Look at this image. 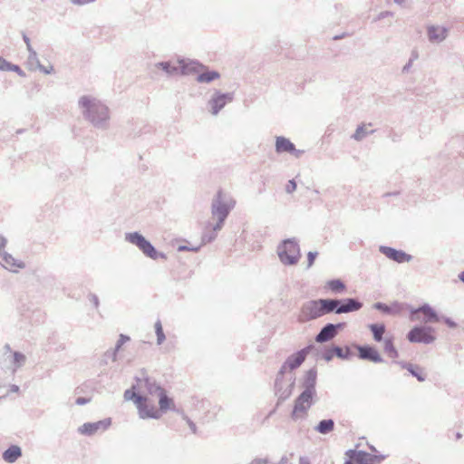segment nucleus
<instances>
[{
    "label": "nucleus",
    "instance_id": "f257e3e1",
    "mask_svg": "<svg viewBox=\"0 0 464 464\" xmlns=\"http://www.w3.org/2000/svg\"><path fill=\"white\" fill-rule=\"evenodd\" d=\"M83 118L94 128L107 130L110 127V110L99 99L91 95H83L78 101Z\"/></svg>",
    "mask_w": 464,
    "mask_h": 464
},
{
    "label": "nucleus",
    "instance_id": "f03ea898",
    "mask_svg": "<svg viewBox=\"0 0 464 464\" xmlns=\"http://www.w3.org/2000/svg\"><path fill=\"white\" fill-rule=\"evenodd\" d=\"M236 200L233 197L219 189L211 202L212 218L216 219L215 230H221L230 211L235 208Z\"/></svg>",
    "mask_w": 464,
    "mask_h": 464
},
{
    "label": "nucleus",
    "instance_id": "7ed1b4c3",
    "mask_svg": "<svg viewBox=\"0 0 464 464\" xmlns=\"http://www.w3.org/2000/svg\"><path fill=\"white\" fill-rule=\"evenodd\" d=\"M126 242L135 246L147 257L157 260L158 258H166L164 253L159 252L154 246L147 240L140 232H128L124 235Z\"/></svg>",
    "mask_w": 464,
    "mask_h": 464
},
{
    "label": "nucleus",
    "instance_id": "20e7f679",
    "mask_svg": "<svg viewBox=\"0 0 464 464\" xmlns=\"http://www.w3.org/2000/svg\"><path fill=\"white\" fill-rule=\"evenodd\" d=\"M280 261L285 266H295L301 258L298 241L295 238H287L282 241L277 247Z\"/></svg>",
    "mask_w": 464,
    "mask_h": 464
},
{
    "label": "nucleus",
    "instance_id": "39448f33",
    "mask_svg": "<svg viewBox=\"0 0 464 464\" xmlns=\"http://www.w3.org/2000/svg\"><path fill=\"white\" fill-rule=\"evenodd\" d=\"M27 358L25 354L18 351H13L10 344L4 346L3 356L0 361L2 369L10 371L14 374L20 368L26 363Z\"/></svg>",
    "mask_w": 464,
    "mask_h": 464
},
{
    "label": "nucleus",
    "instance_id": "423d86ee",
    "mask_svg": "<svg viewBox=\"0 0 464 464\" xmlns=\"http://www.w3.org/2000/svg\"><path fill=\"white\" fill-rule=\"evenodd\" d=\"M136 383L133 389H137L139 393L146 396L145 394L155 396L164 389L156 382V380L148 375L146 370L141 369L139 374L135 377Z\"/></svg>",
    "mask_w": 464,
    "mask_h": 464
},
{
    "label": "nucleus",
    "instance_id": "0eeeda50",
    "mask_svg": "<svg viewBox=\"0 0 464 464\" xmlns=\"http://www.w3.org/2000/svg\"><path fill=\"white\" fill-rule=\"evenodd\" d=\"M433 328L430 326H414L407 334L411 343H420L429 344L434 342L435 336L432 334Z\"/></svg>",
    "mask_w": 464,
    "mask_h": 464
},
{
    "label": "nucleus",
    "instance_id": "6e6552de",
    "mask_svg": "<svg viewBox=\"0 0 464 464\" xmlns=\"http://www.w3.org/2000/svg\"><path fill=\"white\" fill-rule=\"evenodd\" d=\"M322 315L319 299L307 301L303 304L298 316L300 323H306L317 319Z\"/></svg>",
    "mask_w": 464,
    "mask_h": 464
},
{
    "label": "nucleus",
    "instance_id": "1a4fd4ad",
    "mask_svg": "<svg viewBox=\"0 0 464 464\" xmlns=\"http://www.w3.org/2000/svg\"><path fill=\"white\" fill-rule=\"evenodd\" d=\"M233 92H221L220 91L216 90L208 102L211 114L218 115L227 103L233 101Z\"/></svg>",
    "mask_w": 464,
    "mask_h": 464
},
{
    "label": "nucleus",
    "instance_id": "9d476101",
    "mask_svg": "<svg viewBox=\"0 0 464 464\" xmlns=\"http://www.w3.org/2000/svg\"><path fill=\"white\" fill-rule=\"evenodd\" d=\"M111 425V419L106 418L95 422H85L78 428V432L84 436H93L97 433H102Z\"/></svg>",
    "mask_w": 464,
    "mask_h": 464
},
{
    "label": "nucleus",
    "instance_id": "9b49d317",
    "mask_svg": "<svg viewBox=\"0 0 464 464\" xmlns=\"http://www.w3.org/2000/svg\"><path fill=\"white\" fill-rule=\"evenodd\" d=\"M345 323H328L322 327L320 332L316 334L314 340L318 343L329 342L333 340L338 334V331L343 329Z\"/></svg>",
    "mask_w": 464,
    "mask_h": 464
},
{
    "label": "nucleus",
    "instance_id": "f8f14e48",
    "mask_svg": "<svg viewBox=\"0 0 464 464\" xmlns=\"http://www.w3.org/2000/svg\"><path fill=\"white\" fill-rule=\"evenodd\" d=\"M315 393L303 391V392L296 398L295 401L292 418L297 419L300 412L305 413L313 404V397Z\"/></svg>",
    "mask_w": 464,
    "mask_h": 464
},
{
    "label": "nucleus",
    "instance_id": "ddd939ff",
    "mask_svg": "<svg viewBox=\"0 0 464 464\" xmlns=\"http://www.w3.org/2000/svg\"><path fill=\"white\" fill-rule=\"evenodd\" d=\"M379 251L390 260L399 264L410 262L412 260V256L407 254L402 250H398L391 246H380Z\"/></svg>",
    "mask_w": 464,
    "mask_h": 464
},
{
    "label": "nucleus",
    "instance_id": "4468645a",
    "mask_svg": "<svg viewBox=\"0 0 464 464\" xmlns=\"http://www.w3.org/2000/svg\"><path fill=\"white\" fill-rule=\"evenodd\" d=\"M177 63L179 64L180 75H190L205 69V66L196 60L179 58Z\"/></svg>",
    "mask_w": 464,
    "mask_h": 464
},
{
    "label": "nucleus",
    "instance_id": "2eb2a0df",
    "mask_svg": "<svg viewBox=\"0 0 464 464\" xmlns=\"http://www.w3.org/2000/svg\"><path fill=\"white\" fill-rule=\"evenodd\" d=\"M147 396H143V401H140L136 406L139 411L140 418L141 419H155L158 420L161 417V413L154 404H148Z\"/></svg>",
    "mask_w": 464,
    "mask_h": 464
},
{
    "label": "nucleus",
    "instance_id": "dca6fc26",
    "mask_svg": "<svg viewBox=\"0 0 464 464\" xmlns=\"http://www.w3.org/2000/svg\"><path fill=\"white\" fill-rule=\"evenodd\" d=\"M418 313H421L423 314L422 322L425 324L436 323L440 320L437 312L429 304H423L417 308H412L411 310V320L414 319L413 316Z\"/></svg>",
    "mask_w": 464,
    "mask_h": 464
},
{
    "label": "nucleus",
    "instance_id": "f3484780",
    "mask_svg": "<svg viewBox=\"0 0 464 464\" xmlns=\"http://www.w3.org/2000/svg\"><path fill=\"white\" fill-rule=\"evenodd\" d=\"M356 349L358 350V356L362 360L370 361L375 363L382 362L383 361L378 351L371 345H356Z\"/></svg>",
    "mask_w": 464,
    "mask_h": 464
},
{
    "label": "nucleus",
    "instance_id": "a211bd4d",
    "mask_svg": "<svg viewBox=\"0 0 464 464\" xmlns=\"http://www.w3.org/2000/svg\"><path fill=\"white\" fill-rule=\"evenodd\" d=\"M0 265L11 272H17L18 269H23L25 267V265L23 261L15 259L11 254L7 252H3L0 254Z\"/></svg>",
    "mask_w": 464,
    "mask_h": 464
},
{
    "label": "nucleus",
    "instance_id": "6ab92c4d",
    "mask_svg": "<svg viewBox=\"0 0 464 464\" xmlns=\"http://www.w3.org/2000/svg\"><path fill=\"white\" fill-rule=\"evenodd\" d=\"M339 314L359 311L362 307V303L352 297L339 299Z\"/></svg>",
    "mask_w": 464,
    "mask_h": 464
},
{
    "label": "nucleus",
    "instance_id": "aec40b11",
    "mask_svg": "<svg viewBox=\"0 0 464 464\" xmlns=\"http://www.w3.org/2000/svg\"><path fill=\"white\" fill-rule=\"evenodd\" d=\"M311 346H307L297 353L291 354L285 360L286 365H288L289 370H295L298 368L305 360Z\"/></svg>",
    "mask_w": 464,
    "mask_h": 464
},
{
    "label": "nucleus",
    "instance_id": "412c9836",
    "mask_svg": "<svg viewBox=\"0 0 464 464\" xmlns=\"http://www.w3.org/2000/svg\"><path fill=\"white\" fill-rule=\"evenodd\" d=\"M427 34L430 42L439 44L448 36V29L444 26L430 25L427 28Z\"/></svg>",
    "mask_w": 464,
    "mask_h": 464
},
{
    "label": "nucleus",
    "instance_id": "4be33fe9",
    "mask_svg": "<svg viewBox=\"0 0 464 464\" xmlns=\"http://www.w3.org/2000/svg\"><path fill=\"white\" fill-rule=\"evenodd\" d=\"M348 459L345 464H372L369 460L368 453L362 450H349L346 452Z\"/></svg>",
    "mask_w": 464,
    "mask_h": 464
},
{
    "label": "nucleus",
    "instance_id": "5701e85b",
    "mask_svg": "<svg viewBox=\"0 0 464 464\" xmlns=\"http://www.w3.org/2000/svg\"><path fill=\"white\" fill-rule=\"evenodd\" d=\"M322 315L335 313L339 314V299H332V298H326V299H319Z\"/></svg>",
    "mask_w": 464,
    "mask_h": 464
},
{
    "label": "nucleus",
    "instance_id": "b1692460",
    "mask_svg": "<svg viewBox=\"0 0 464 464\" xmlns=\"http://www.w3.org/2000/svg\"><path fill=\"white\" fill-rule=\"evenodd\" d=\"M276 151L281 153H291L295 151V144L284 136H277L276 138Z\"/></svg>",
    "mask_w": 464,
    "mask_h": 464
},
{
    "label": "nucleus",
    "instance_id": "393cba45",
    "mask_svg": "<svg viewBox=\"0 0 464 464\" xmlns=\"http://www.w3.org/2000/svg\"><path fill=\"white\" fill-rule=\"evenodd\" d=\"M155 67L162 70L169 77L179 74V64L177 63V61L175 63L171 61L159 62Z\"/></svg>",
    "mask_w": 464,
    "mask_h": 464
},
{
    "label": "nucleus",
    "instance_id": "a878e982",
    "mask_svg": "<svg viewBox=\"0 0 464 464\" xmlns=\"http://www.w3.org/2000/svg\"><path fill=\"white\" fill-rule=\"evenodd\" d=\"M23 455L22 449L18 445H11L2 454L3 459L7 463H14Z\"/></svg>",
    "mask_w": 464,
    "mask_h": 464
},
{
    "label": "nucleus",
    "instance_id": "bb28decb",
    "mask_svg": "<svg viewBox=\"0 0 464 464\" xmlns=\"http://www.w3.org/2000/svg\"><path fill=\"white\" fill-rule=\"evenodd\" d=\"M316 377L317 371L315 368H312L306 372L303 382L304 391H308L315 393Z\"/></svg>",
    "mask_w": 464,
    "mask_h": 464
},
{
    "label": "nucleus",
    "instance_id": "cd10ccee",
    "mask_svg": "<svg viewBox=\"0 0 464 464\" xmlns=\"http://www.w3.org/2000/svg\"><path fill=\"white\" fill-rule=\"evenodd\" d=\"M402 368L406 369L412 376H414L419 382H424L426 380V374L423 373L421 368L410 362H396Z\"/></svg>",
    "mask_w": 464,
    "mask_h": 464
},
{
    "label": "nucleus",
    "instance_id": "c85d7f7f",
    "mask_svg": "<svg viewBox=\"0 0 464 464\" xmlns=\"http://www.w3.org/2000/svg\"><path fill=\"white\" fill-rule=\"evenodd\" d=\"M334 429V421L333 419H324L318 422L314 427V430L320 434L326 435Z\"/></svg>",
    "mask_w": 464,
    "mask_h": 464
},
{
    "label": "nucleus",
    "instance_id": "c756f323",
    "mask_svg": "<svg viewBox=\"0 0 464 464\" xmlns=\"http://www.w3.org/2000/svg\"><path fill=\"white\" fill-rule=\"evenodd\" d=\"M218 231L219 230H215L214 229V224L208 223L206 226L205 230H204V232L202 234V237H201L202 244L205 245V244L210 243L213 240H215Z\"/></svg>",
    "mask_w": 464,
    "mask_h": 464
},
{
    "label": "nucleus",
    "instance_id": "7c9ffc66",
    "mask_svg": "<svg viewBox=\"0 0 464 464\" xmlns=\"http://www.w3.org/2000/svg\"><path fill=\"white\" fill-rule=\"evenodd\" d=\"M159 405H160V411H167L168 410L171 409V405H173V400L169 398L166 392L163 390L159 394Z\"/></svg>",
    "mask_w": 464,
    "mask_h": 464
},
{
    "label": "nucleus",
    "instance_id": "2f4dec72",
    "mask_svg": "<svg viewBox=\"0 0 464 464\" xmlns=\"http://www.w3.org/2000/svg\"><path fill=\"white\" fill-rule=\"evenodd\" d=\"M401 304L397 302L393 303L392 306L387 305L384 303L377 302L373 304V308L379 310L384 314H392L394 311L399 312L401 309Z\"/></svg>",
    "mask_w": 464,
    "mask_h": 464
},
{
    "label": "nucleus",
    "instance_id": "473e14b6",
    "mask_svg": "<svg viewBox=\"0 0 464 464\" xmlns=\"http://www.w3.org/2000/svg\"><path fill=\"white\" fill-rule=\"evenodd\" d=\"M369 328L372 334L374 341L381 342L383 339V334L385 333V325L383 324H372L369 325Z\"/></svg>",
    "mask_w": 464,
    "mask_h": 464
},
{
    "label": "nucleus",
    "instance_id": "72a5a7b5",
    "mask_svg": "<svg viewBox=\"0 0 464 464\" xmlns=\"http://www.w3.org/2000/svg\"><path fill=\"white\" fill-rule=\"evenodd\" d=\"M220 77V74L217 71H207L199 73L197 76V81L198 82H211L214 80H217Z\"/></svg>",
    "mask_w": 464,
    "mask_h": 464
},
{
    "label": "nucleus",
    "instance_id": "f704fd0d",
    "mask_svg": "<svg viewBox=\"0 0 464 464\" xmlns=\"http://www.w3.org/2000/svg\"><path fill=\"white\" fill-rule=\"evenodd\" d=\"M295 378L292 380L291 383L288 385L287 388L283 389L281 386V383L278 386V389L276 388V394L278 395V400L281 401H285L287 398L290 397L292 394L293 388L295 386Z\"/></svg>",
    "mask_w": 464,
    "mask_h": 464
},
{
    "label": "nucleus",
    "instance_id": "c9c22d12",
    "mask_svg": "<svg viewBox=\"0 0 464 464\" xmlns=\"http://www.w3.org/2000/svg\"><path fill=\"white\" fill-rule=\"evenodd\" d=\"M123 396L126 401H133L134 403L137 405L140 401H143L144 395H141L140 393H139L137 389H133V386H132L131 389L126 390L124 392Z\"/></svg>",
    "mask_w": 464,
    "mask_h": 464
},
{
    "label": "nucleus",
    "instance_id": "e433bc0d",
    "mask_svg": "<svg viewBox=\"0 0 464 464\" xmlns=\"http://www.w3.org/2000/svg\"><path fill=\"white\" fill-rule=\"evenodd\" d=\"M327 287L334 293L339 294L345 290V285L341 279H332L326 283Z\"/></svg>",
    "mask_w": 464,
    "mask_h": 464
},
{
    "label": "nucleus",
    "instance_id": "4c0bfd02",
    "mask_svg": "<svg viewBox=\"0 0 464 464\" xmlns=\"http://www.w3.org/2000/svg\"><path fill=\"white\" fill-rule=\"evenodd\" d=\"M384 351L391 358H397L399 356V353L395 346L393 345L392 340L390 338L384 339Z\"/></svg>",
    "mask_w": 464,
    "mask_h": 464
},
{
    "label": "nucleus",
    "instance_id": "58836bf2",
    "mask_svg": "<svg viewBox=\"0 0 464 464\" xmlns=\"http://www.w3.org/2000/svg\"><path fill=\"white\" fill-rule=\"evenodd\" d=\"M28 58H27V63L32 69H37L41 63L38 59L37 53L34 50L28 51Z\"/></svg>",
    "mask_w": 464,
    "mask_h": 464
},
{
    "label": "nucleus",
    "instance_id": "ea45409f",
    "mask_svg": "<svg viewBox=\"0 0 464 464\" xmlns=\"http://www.w3.org/2000/svg\"><path fill=\"white\" fill-rule=\"evenodd\" d=\"M154 328H155V333H156V335H157V344L160 345L165 341L166 336H165V334L163 332V327H162L161 322L160 320H158L155 323Z\"/></svg>",
    "mask_w": 464,
    "mask_h": 464
},
{
    "label": "nucleus",
    "instance_id": "a19ab883",
    "mask_svg": "<svg viewBox=\"0 0 464 464\" xmlns=\"http://www.w3.org/2000/svg\"><path fill=\"white\" fill-rule=\"evenodd\" d=\"M334 351L335 356H337L338 358L343 359V360L350 359L353 354L350 348H348V347H346L345 350L343 351L339 346H334Z\"/></svg>",
    "mask_w": 464,
    "mask_h": 464
},
{
    "label": "nucleus",
    "instance_id": "79ce46f5",
    "mask_svg": "<svg viewBox=\"0 0 464 464\" xmlns=\"http://www.w3.org/2000/svg\"><path fill=\"white\" fill-rule=\"evenodd\" d=\"M374 130H371L370 133H372ZM369 132L365 130L363 125L358 126L355 132L353 134L352 138L355 140H362L363 138H365Z\"/></svg>",
    "mask_w": 464,
    "mask_h": 464
},
{
    "label": "nucleus",
    "instance_id": "37998d69",
    "mask_svg": "<svg viewBox=\"0 0 464 464\" xmlns=\"http://www.w3.org/2000/svg\"><path fill=\"white\" fill-rule=\"evenodd\" d=\"M287 369H289L288 365H286V362H285L282 364V366H281V368H280V370H279V372H278V373L276 375V382H275V387L276 388L278 389V386H279L280 382H282V379H283L285 373L286 372Z\"/></svg>",
    "mask_w": 464,
    "mask_h": 464
},
{
    "label": "nucleus",
    "instance_id": "c03bdc74",
    "mask_svg": "<svg viewBox=\"0 0 464 464\" xmlns=\"http://www.w3.org/2000/svg\"><path fill=\"white\" fill-rule=\"evenodd\" d=\"M118 353L119 352H117L114 348L105 352V353L103 355V362L105 364H107L108 363L107 359H111L112 362H116L117 358H118Z\"/></svg>",
    "mask_w": 464,
    "mask_h": 464
},
{
    "label": "nucleus",
    "instance_id": "a18cd8bd",
    "mask_svg": "<svg viewBox=\"0 0 464 464\" xmlns=\"http://www.w3.org/2000/svg\"><path fill=\"white\" fill-rule=\"evenodd\" d=\"M5 72H14L21 77L25 76L24 72L18 65L13 64L9 62H8Z\"/></svg>",
    "mask_w": 464,
    "mask_h": 464
},
{
    "label": "nucleus",
    "instance_id": "49530a36",
    "mask_svg": "<svg viewBox=\"0 0 464 464\" xmlns=\"http://www.w3.org/2000/svg\"><path fill=\"white\" fill-rule=\"evenodd\" d=\"M128 341H130V337H129V336H127V335H125V334H120L119 339H118V341H117V343H116V345H115L114 349H115L117 352H119V351H120V349L121 348V346H122L125 343H127Z\"/></svg>",
    "mask_w": 464,
    "mask_h": 464
},
{
    "label": "nucleus",
    "instance_id": "de8ad7c7",
    "mask_svg": "<svg viewBox=\"0 0 464 464\" xmlns=\"http://www.w3.org/2000/svg\"><path fill=\"white\" fill-rule=\"evenodd\" d=\"M368 459L372 464H380L384 459V455H372L368 453Z\"/></svg>",
    "mask_w": 464,
    "mask_h": 464
},
{
    "label": "nucleus",
    "instance_id": "09e8293b",
    "mask_svg": "<svg viewBox=\"0 0 464 464\" xmlns=\"http://www.w3.org/2000/svg\"><path fill=\"white\" fill-rule=\"evenodd\" d=\"M317 255H318L317 252H313V251L308 252V254H307V267H311L314 265Z\"/></svg>",
    "mask_w": 464,
    "mask_h": 464
},
{
    "label": "nucleus",
    "instance_id": "8fccbe9b",
    "mask_svg": "<svg viewBox=\"0 0 464 464\" xmlns=\"http://www.w3.org/2000/svg\"><path fill=\"white\" fill-rule=\"evenodd\" d=\"M334 347L332 349H329L327 350L324 354H323V359L325 360L326 362H330L333 360L334 356Z\"/></svg>",
    "mask_w": 464,
    "mask_h": 464
},
{
    "label": "nucleus",
    "instance_id": "3c124183",
    "mask_svg": "<svg viewBox=\"0 0 464 464\" xmlns=\"http://www.w3.org/2000/svg\"><path fill=\"white\" fill-rule=\"evenodd\" d=\"M295 189H296V183H295V181L294 179L289 180L287 185H286V187H285V191L287 193H292Z\"/></svg>",
    "mask_w": 464,
    "mask_h": 464
},
{
    "label": "nucleus",
    "instance_id": "603ef678",
    "mask_svg": "<svg viewBox=\"0 0 464 464\" xmlns=\"http://www.w3.org/2000/svg\"><path fill=\"white\" fill-rule=\"evenodd\" d=\"M89 301L94 305L95 308L99 307V298L95 294H90L88 296Z\"/></svg>",
    "mask_w": 464,
    "mask_h": 464
},
{
    "label": "nucleus",
    "instance_id": "864d4df0",
    "mask_svg": "<svg viewBox=\"0 0 464 464\" xmlns=\"http://www.w3.org/2000/svg\"><path fill=\"white\" fill-rule=\"evenodd\" d=\"M393 14L390 11H383V12H381L377 17L374 19V21H379V20H382V19H384L388 16H392Z\"/></svg>",
    "mask_w": 464,
    "mask_h": 464
},
{
    "label": "nucleus",
    "instance_id": "5fc2aeb1",
    "mask_svg": "<svg viewBox=\"0 0 464 464\" xmlns=\"http://www.w3.org/2000/svg\"><path fill=\"white\" fill-rule=\"evenodd\" d=\"M6 244H7V239L5 237L0 236V254H2L3 252H5V248L6 246Z\"/></svg>",
    "mask_w": 464,
    "mask_h": 464
},
{
    "label": "nucleus",
    "instance_id": "6e6d98bb",
    "mask_svg": "<svg viewBox=\"0 0 464 464\" xmlns=\"http://www.w3.org/2000/svg\"><path fill=\"white\" fill-rule=\"evenodd\" d=\"M37 69H39L44 74H50L53 71V66L44 67L42 64Z\"/></svg>",
    "mask_w": 464,
    "mask_h": 464
},
{
    "label": "nucleus",
    "instance_id": "4d7b16f0",
    "mask_svg": "<svg viewBox=\"0 0 464 464\" xmlns=\"http://www.w3.org/2000/svg\"><path fill=\"white\" fill-rule=\"evenodd\" d=\"M268 459L263 458H256L249 464H267Z\"/></svg>",
    "mask_w": 464,
    "mask_h": 464
},
{
    "label": "nucleus",
    "instance_id": "13d9d810",
    "mask_svg": "<svg viewBox=\"0 0 464 464\" xmlns=\"http://www.w3.org/2000/svg\"><path fill=\"white\" fill-rule=\"evenodd\" d=\"M90 401V399L85 397H78L75 401L77 405H85Z\"/></svg>",
    "mask_w": 464,
    "mask_h": 464
},
{
    "label": "nucleus",
    "instance_id": "bf43d9fd",
    "mask_svg": "<svg viewBox=\"0 0 464 464\" xmlns=\"http://www.w3.org/2000/svg\"><path fill=\"white\" fill-rule=\"evenodd\" d=\"M23 40H24V44H26L27 51L34 50L31 45L30 38L25 34H23Z\"/></svg>",
    "mask_w": 464,
    "mask_h": 464
},
{
    "label": "nucleus",
    "instance_id": "052dcab7",
    "mask_svg": "<svg viewBox=\"0 0 464 464\" xmlns=\"http://www.w3.org/2000/svg\"><path fill=\"white\" fill-rule=\"evenodd\" d=\"M95 0H72L71 2L73 4V5H87L89 3H92L94 2Z\"/></svg>",
    "mask_w": 464,
    "mask_h": 464
},
{
    "label": "nucleus",
    "instance_id": "680f3d73",
    "mask_svg": "<svg viewBox=\"0 0 464 464\" xmlns=\"http://www.w3.org/2000/svg\"><path fill=\"white\" fill-rule=\"evenodd\" d=\"M7 64H8V61H6L5 58L0 56V71L5 72Z\"/></svg>",
    "mask_w": 464,
    "mask_h": 464
},
{
    "label": "nucleus",
    "instance_id": "e2e57ef3",
    "mask_svg": "<svg viewBox=\"0 0 464 464\" xmlns=\"http://www.w3.org/2000/svg\"><path fill=\"white\" fill-rule=\"evenodd\" d=\"M444 322L446 323V324L450 327V328H455L457 327V324L450 318L449 317H445L444 318Z\"/></svg>",
    "mask_w": 464,
    "mask_h": 464
},
{
    "label": "nucleus",
    "instance_id": "0e129e2a",
    "mask_svg": "<svg viewBox=\"0 0 464 464\" xmlns=\"http://www.w3.org/2000/svg\"><path fill=\"white\" fill-rule=\"evenodd\" d=\"M179 251H194L197 252L198 250V247H188L187 246H179Z\"/></svg>",
    "mask_w": 464,
    "mask_h": 464
},
{
    "label": "nucleus",
    "instance_id": "69168bd1",
    "mask_svg": "<svg viewBox=\"0 0 464 464\" xmlns=\"http://www.w3.org/2000/svg\"><path fill=\"white\" fill-rule=\"evenodd\" d=\"M413 59H410L409 62L403 66L402 72H408L412 66Z\"/></svg>",
    "mask_w": 464,
    "mask_h": 464
},
{
    "label": "nucleus",
    "instance_id": "338daca9",
    "mask_svg": "<svg viewBox=\"0 0 464 464\" xmlns=\"http://www.w3.org/2000/svg\"><path fill=\"white\" fill-rule=\"evenodd\" d=\"M187 421H188V426H189V428H190L191 431H192L193 433H196V431H197L196 424H195L192 420H188H188H187Z\"/></svg>",
    "mask_w": 464,
    "mask_h": 464
},
{
    "label": "nucleus",
    "instance_id": "774afa93",
    "mask_svg": "<svg viewBox=\"0 0 464 464\" xmlns=\"http://www.w3.org/2000/svg\"><path fill=\"white\" fill-rule=\"evenodd\" d=\"M299 464H310V460L307 457H300Z\"/></svg>",
    "mask_w": 464,
    "mask_h": 464
}]
</instances>
